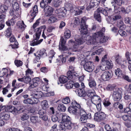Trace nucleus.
Listing matches in <instances>:
<instances>
[{
  "instance_id": "1",
  "label": "nucleus",
  "mask_w": 131,
  "mask_h": 131,
  "mask_svg": "<svg viewBox=\"0 0 131 131\" xmlns=\"http://www.w3.org/2000/svg\"><path fill=\"white\" fill-rule=\"evenodd\" d=\"M18 80L19 81L23 82L26 84L29 83V86L28 89L30 90L38 85L39 78H35L31 81V79L29 77L26 76L22 78H18Z\"/></svg>"
},
{
  "instance_id": "2",
  "label": "nucleus",
  "mask_w": 131,
  "mask_h": 131,
  "mask_svg": "<svg viewBox=\"0 0 131 131\" xmlns=\"http://www.w3.org/2000/svg\"><path fill=\"white\" fill-rule=\"evenodd\" d=\"M43 93L41 91H37L34 93H32L30 95L32 97L31 99H25L23 102L25 104H37L39 102L38 99L41 98L43 96Z\"/></svg>"
},
{
  "instance_id": "3",
  "label": "nucleus",
  "mask_w": 131,
  "mask_h": 131,
  "mask_svg": "<svg viewBox=\"0 0 131 131\" xmlns=\"http://www.w3.org/2000/svg\"><path fill=\"white\" fill-rule=\"evenodd\" d=\"M105 28H103L100 31L94 33L93 35V37L95 38L97 42L103 43L107 40L108 38L104 35Z\"/></svg>"
},
{
  "instance_id": "4",
  "label": "nucleus",
  "mask_w": 131,
  "mask_h": 131,
  "mask_svg": "<svg viewBox=\"0 0 131 131\" xmlns=\"http://www.w3.org/2000/svg\"><path fill=\"white\" fill-rule=\"evenodd\" d=\"M72 106H70L68 108L69 112L71 114L77 115L79 113V110L77 108H80L81 106L80 104L75 100L72 101Z\"/></svg>"
},
{
  "instance_id": "5",
  "label": "nucleus",
  "mask_w": 131,
  "mask_h": 131,
  "mask_svg": "<svg viewBox=\"0 0 131 131\" xmlns=\"http://www.w3.org/2000/svg\"><path fill=\"white\" fill-rule=\"evenodd\" d=\"M46 28V26L44 25L38 28H37L36 30V32L35 34L36 37L35 39V40H37L39 39L40 36L41 34L42 31V37L45 39H46V36H47L48 34L46 33V35L45 34V30Z\"/></svg>"
},
{
  "instance_id": "6",
  "label": "nucleus",
  "mask_w": 131,
  "mask_h": 131,
  "mask_svg": "<svg viewBox=\"0 0 131 131\" xmlns=\"http://www.w3.org/2000/svg\"><path fill=\"white\" fill-rule=\"evenodd\" d=\"M67 10L64 7L56 9L54 11L56 15L58 18H63L65 16Z\"/></svg>"
},
{
  "instance_id": "7",
  "label": "nucleus",
  "mask_w": 131,
  "mask_h": 131,
  "mask_svg": "<svg viewBox=\"0 0 131 131\" xmlns=\"http://www.w3.org/2000/svg\"><path fill=\"white\" fill-rule=\"evenodd\" d=\"M83 67L85 70L90 72L93 71L94 68L93 63L90 61L86 62L83 64Z\"/></svg>"
},
{
  "instance_id": "8",
  "label": "nucleus",
  "mask_w": 131,
  "mask_h": 131,
  "mask_svg": "<svg viewBox=\"0 0 131 131\" xmlns=\"http://www.w3.org/2000/svg\"><path fill=\"white\" fill-rule=\"evenodd\" d=\"M86 39L85 37L83 39V37H80L79 36H75V46L77 48L80 45L83 44L85 42Z\"/></svg>"
},
{
  "instance_id": "9",
  "label": "nucleus",
  "mask_w": 131,
  "mask_h": 131,
  "mask_svg": "<svg viewBox=\"0 0 131 131\" xmlns=\"http://www.w3.org/2000/svg\"><path fill=\"white\" fill-rule=\"evenodd\" d=\"M106 115L103 112H100L95 113L94 116V119L96 121H100L105 118Z\"/></svg>"
},
{
  "instance_id": "10",
  "label": "nucleus",
  "mask_w": 131,
  "mask_h": 131,
  "mask_svg": "<svg viewBox=\"0 0 131 131\" xmlns=\"http://www.w3.org/2000/svg\"><path fill=\"white\" fill-rule=\"evenodd\" d=\"M122 89H119L113 92V97L114 98V101H118L122 98L121 93H122L121 90Z\"/></svg>"
},
{
  "instance_id": "11",
  "label": "nucleus",
  "mask_w": 131,
  "mask_h": 131,
  "mask_svg": "<svg viewBox=\"0 0 131 131\" xmlns=\"http://www.w3.org/2000/svg\"><path fill=\"white\" fill-rule=\"evenodd\" d=\"M43 11L46 16H50L52 14L54 9L50 6H47L44 8Z\"/></svg>"
},
{
  "instance_id": "12",
  "label": "nucleus",
  "mask_w": 131,
  "mask_h": 131,
  "mask_svg": "<svg viewBox=\"0 0 131 131\" xmlns=\"http://www.w3.org/2000/svg\"><path fill=\"white\" fill-rule=\"evenodd\" d=\"M84 8V6L79 7H74L72 8V9H71V12L74 14L75 15H79L82 13V10Z\"/></svg>"
},
{
  "instance_id": "13",
  "label": "nucleus",
  "mask_w": 131,
  "mask_h": 131,
  "mask_svg": "<svg viewBox=\"0 0 131 131\" xmlns=\"http://www.w3.org/2000/svg\"><path fill=\"white\" fill-rule=\"evenodd\" d=\"M86 38V43L88 45H96L98 43L93 35L92 36H87Z\"/></svg>"
},
{
  "instance_id": "14",
  "label": "nucleus",
  "mask_w": 131,
  "mask_h": 131,
  "mask_svg": "<svg viewBox=\"0 0 131 131\" xmlns=\"http://www.w3.org/2000/svg\"><path fill=\"white\" fill-rule=\"evenodd\" d=\"M100 1L101 0H91L89 5L86 8V9L87 10H89L94 6H98Z\"/></svg>"
},
{
  "instance_id": "15",
  "label": "nucleus",
  "mask_w": 131,
  "mask_h": 131,
  "mask_svg": "<svg viewBox=\"0 0 131 131\" xmlns=\"http://www.w3.org/2000/svg\"><path fill=\"white\" fill-rule=\"evenodd\" d=\"M111 77V73L108 71L104 72L101 77V79L104 81L108 80Z\"/></svg>"
},
{
  "instance_id": "16",
  "label": "nucleus",
  "mask_w": 131,
  "mask_h": 131,
  "mask_svg": "<svg viewBox=\"0 0 131 131\" xmlns=\"http://www.w3.org/2000/svg\"><path fill=\"white\" fill-rule=\"evenodd\" d=\"M106 9H104L102 8H98V11L101 12L102 13L105 15H108L112 12V9L111 8H108L106 7H105Z\"/></svg>"
},
{
  "instance_id": "17",
  "label": "nucleus",
  "mask_w": 131,
  "mask_h": 131,
  "mask_svg": "<svg viewBox=\"0 0 131 131\" xmlns=\"http://www.w3.org/2000/svg\"><path fill=\"white\" fill-rule=\"evenodd\" d=\"M87 104L91 111L93 112L96 111V104L89 101L87 102Z\"/></svg>"
},
{
  "instance_id": "18",
  "label": "nucleus",
  "mask_w": 131,
  "mask_h": 131,
  "mask_svg": "<svg viewBox=\"0 0 131 131\" xmlns=\"http://www.w3.org/2000/svg\"><path fill=\"white\" fill-rule=\"evenodd\" d=\"M75 67L72 66H70L69 67V71L67 73V75L70 79L72 78V73L75 71Z\"/></svg>"
},
{
  "instance_id": "19",
  "label": "nucleus",
  "mask_w": 131,
  "mask_h": 131,
  "mask_svg": "<svg viewBox=\"0 0 131 131\" xmlns=\"http://www.w3.org/2000/svg\"><path fill=\"white\" fill-rule=\"evenodd\" d=\"M6 16L5 15L3 14L0 15V30L2 29L4 26V20Z\"/></svg>"
},
{
  "instance_id": "20",
  "label": "nucleus",
  "mask_w": 131,
  "mask_h": 131,
  "mask_svg": "<svg viewBox=\"0 0 131 131\" xmlns=\"http://www.w3.org/2000/svg\"><path fill=\"white\" fill-rule=\"evenodd\" d=\"M79 121L82 123H85L87 122L88 118H90L91 117V114L90 113L88 114L87 115L80 116Z\"/></svg>"
},
{
  "instance_id": "21",
  "label": "nucleus",
  "mask_w": 131,
  "mask_h": 131,
  "mask_svg": "<svg viewBox=\"0 0 131 131\" xmlns=\"http://www.w3.org/2000/svg\"><path fill=\"white\" fill-rule=\"evenodd\" d=\"M89 101L96 104L97 103H100L101 98L99 96L95 95L93 96Z\"/></svg>"
},
{
  "instance_id": "22",
  "label": "nucleus",
  "mask_w": 131,
  "mask_h": 131,
  "mask_svg": "<svg viewBox=\"0 0 131 131\" xmlns=\"http://www.w3.org/2000/svg\"><path fill=\"white\" fill-rule=\"evenodd\" d=\"M88 26L86 24H81V28L79 30L81 33L83 34H86L88 32Z\"/></svg>"
},
{
  "instance_id": "23",
  "label": "nucleus",
  "mask_w": 131,
  "mask_h": 131,
  "mask_svg": "<svg viewBox=\"0 0 131 131\" xmlns=\"http://www.w3.org/2000/svg\"><path fill=\"white\" fill-rule=\"evenodd\" d=\"M5 111L9 112H14L15 113H18L17 109L14 106L11 105L7 106L6 108Z\"/></svg>"
},
{
  "instance_id": "24",
  "label": "nucleus",
  "mask_w": 131,
  "mask_h": 131,
  "mask_svg": "<svg viewBox=\"0 0 131 131\" xmlns=\"http://www.w3.org/2000/svg\"><path fill=\"white\" fill-rule=\"evenodd\" d=\"M17 25L19 29L23 31L26 27V26L24 23L23 21H19L17 23Z\"/></svg>"
},
{
  "instance_id": "25",
  "label": "nucleus",
  "mask_w": 131,
  "mask_h": 131,
  "mask_svg": "<svg viewBox=\"0 0 131 131\" xmlns=\"http://www.w3.org/2000/svg\"><path fill=\"white\" fill-rule=\"evenodd\" d=\"M111 18L110 19V18L107 19V21L109 22V23H112L113 21H116L120 19L121 18V17L120 15H118L112 16Z\"/></svg>"
},
{
  "instance_id": "26",
  "label": "nucleus",
  "mask_w": 131,
  "mask_h": 131,
  "mask_svg": "<svg viewBox=\"0 0 131 131\" xmlns=\"http://www.w3.org/2000/svg\"><path fill=\"white\" fill-rule=\"evenodd\" d=\"M114 1H112L111 3L114 8V6L116 7H119L121 6L123 3V0H114Z\"/></svg>"
},
{
  "instance_id": "27",
  "label": "nucleus",
  "mask_w": 131,
  "mask_h": 131,
  "mask_svg": "<svg viewBox=\"0 0 131 131\" xmlns=\"http://www.w3.org/2000/svg\"><path fill=\"white\" fill-rule=\"evenodd\" d=\"M114 12L116 13H118L122 12L123 13H126L127 12L125 9L124 7L120 8L119 7H116L115 6H114Z\"/></svg>"
},
{
  "instance_id": "28",
  "label": "nucleus",
  "mask_w": 131,
  "mask_h": 131,
  "mask_svg": "<svg viewBox=\"0 0 131 131\" xmlns=\"http://www.w3.org/2000/svg\"><path fill=\"white\" fill-rule=\"evenodd\" d=\"M100 13H102L101 12L98 11L97 8V11L95 12L94 14L95 18L99 22L101 21V17L100 15Z\"/></svg>"
},
{
  "instance_id": "29",
  "label": "nucleus",
  "mask_w": 131,
  "mask_h": 131,
  "mask_svg": "<svg viewBox=\"0 0 131 131\" xmlns=\"http://www.w3.org/2000/svg\"><path fill=\"white\" fill-rule=\"evenodd\" d=\"M58 20L57 18L53 16H51L48 20V23L49 24H51L55 23Z\"/></svg>"
},
{
  "instance_id": "30",
  "label": "nucleus",
  "mask_w": 131,
  "mask_h": 131,
  "mask_svg": "<svg viewBox=\"0 0 131 131\" xmlns=\"http://www.w3.org/2000/svg\"><path fill=\"white\" fill-rule=\"evenodd\" d=\"M113 58H115L116 62L118 64H121L123 62L122 57L118 54H117L113 57Z\"/></svg>"
},
{
  "instance_id": "31",
  "label": "nucleus",
  "mask_w": 131,
  "mask_h": 131,
  "mask_svg": "<svg viewBox=\"0 0 131 131\" xmlns=\"http://www.w3.org/2000/svg\"><path fill=\"white\" fill-rule=\"evenodd\" d=\"M12 4L13 9L15 11H18L19 8L18 4L17 3L16 0H13Z\"/></svg>"
},
{
  "instance_id": "32",
  "label": "nucleus",
  "mask_w": 131,
  "mask_h": 131,
  "mask_svg": "<svg viewBox=\"0 0 131 131\" xmlns=\"http://www.w3.org/2000/svg\"><path fill=\"white\" fill-rule=\"evenodd\" d=\"M70 121V118L67 114H63L62 115V121L63 123L67 122Z\"/></svg>"
},
{
  "instance_id": "33",
  "label": "nucleus",
  "mask_w": 131,
  "mask_h": 131,
  "mask_svg": "<svg viewBox=\"0 0 131 131\" xmlns=\"http://www.w3.org/2000/svg\"><path fill=\"white\" fill-rule=\"evenodd\" d=\"M78 93L79 96L80 97H85L86 95V92L83 89H79Z\"/></svg>"
},
{
  "instance_id": "34",
  "label": "nucleus",
  "mask_w": 131,
  "mask_h": 131,
  "mask_svg": "<svg viewBox=\"0 0 131 131\" xmlns=\"http://www.w3.org/2000/svg\"><path fill=\"white\" fill-rule=\"evenodd\" d=\"M68 79H70L68 76L66 77L63 75H61L59 78V80L61 83H65L67 82Z\"/></svg>"
},
{
  "instance_id": "35",
  "label": "nucleus",
  "mask_w": 131,
  "mask_h": 131,
  "mask_svg": "<svg viewBox=\"0 0 131 131\" xmlns=\"http://www.w3.org/2000/svg\"><path fill=\"white\" fill-rule=\"evenodd\" d=\"M55 53V52L53 50H51L49 54V60L50 63L51 62L52 60L54 58V55Z\"/></svg>"
},
{
  "instance_id": "36",
  "label": "nucleus",
  "mask_w": 131,
  "mask_h": 131,
  "mask_svg": "<svg viewBox=\"0 0 131 131\" xmlns=\"http://www.w3.org/2000/svg\"><path fill=\"white\" fill-rule=\"evenodd\" d=\"M42 108L44 110H46L48 107V105L47 101L44 100L42 101L41 104Z\"/></svg>"
},
{
  "instance_id": "37",
  "label": "nucleus",
  "mask_w": 131,
  "mask_h": 131,
  "mask_svg": "<svg viewBox=\"0 0 131 131\" xmlns=\"http://www.w3.org/2000/svg\"><path fill=\"white\" fill-rule=\"evenodd\" d=\"M117 26L121 29H124L125 28V26L123 22L121 20L118 22Z\"/></svg>"
},
{
  "instance_id": "38",
  "label": "nucleus",
  "mask_w": 131,
  "mask_h": 131,
  "mask_svg": "<svg viewBox=\"0 0 131 131\" xmlns=\"http://www.w3.org/2000/svg\"><path fill=\"white\" fill-rule=\"evenodd\" d=\"M64 123L65 124L66 128L67 129H71L73 127V124H72L70 121Z\"/></svg>"
},
{
  "instance_id": "39",
  "label": "nucleus",
  "mask_w": 131,
  "mask_h": 131,
  "mask_svg": "<svg viewBox=\"0 0 131 131\" xmlns=\"http://www.w3.org/2000/svg\"><path fill=\"white\" fill-rule=\"evenodd\" d=\"M39 118L37 116H32L30 117V120L33 123L40 122L41 121L38 119Z\"/></svg>"
},
{
  "instance_id": "40",
  "label": "nucleus",
  "mask_w": 131,
  "mask_h": 131,
  "mask_svg": "<svg viewBox=\"0 0 131 131\" xmlns=\"http://www.w3.org/2000/svg\"><path fill=\"white\" fill-rule=\"evenodd\" d=\"M15 22L16 21L15 20V18H13L10 20H9L7 21L6 22V24L7 26H10L11 24L12 26L14 25L15 24Z\"/></svg>"
},
{
  "instance_id": "41",
  "label": "nucleus",
  "mask_w": 131,
  "mask_h": 131,
  "mask_svg": "<svg viewBox=\"0 0 131 131\" xmlns=\"http://www.w3.org/2000/svg\"><path fill=\"white\" fill-rule=\"evenodd\" d=\"M81 19L78 17L74 18L73 20V23L75 26L78 25L80 23Z\"/></svg>"
},
{
  "instance_id": "42",
  "label": "nucleus",
  "mask_w": 131,
  "mask_h": 131,
  "mask_svg": "<svg viewBox=\"0 0 131 131\" xmlns=\"http://www.w3.org/2000/svg\"><path fill=\"white\" fill-rule=\"evenodd\" d=\"M73 85L74 83L71 81H70L67 83L65 84V86L67 89H69L72 88Z\"/></svg>"
},
{
  "instance_id": "43",
  "label": "nucleus",
  "mask_w": 131,
  "mask_h": 131,
  "mask_svg": "<svg viewBox=\"0 0 131 131\" xmlns=\"http://www.w3.org/2000/svg\"><path fill=\"white\" fill-rule=\"evenodd\" d=\"M58 109L60 111L64 112L66 110V107L63 104H59L58 106Z\"/></svg>"
},
{
  "instance_id": "44",
  "label": "nucleus",
  "mask_w": 131,
  "mask_h": 131,
  "mask_svg": "<svg viewBox=\"0 0 131 131\" xmlns=\"http://www.w3.org/2000/svg\"><path fill=\"white\" fill-rule=\"evenodd\" d=\"M62 0H54L53 6L56 7H58L61 4Z\"/></svg>"
},
{
  "instance_id": "45",
  "label": "nucleus",
  "mask_w": 131,
  "mask_h": 131,
  "mask_svg": "<svg viewBox=\"0 0 131 131\" xmlns=\"http://www.w3.org/2000/svg\"><path fill=\"white\" fill-rule=\"evenodd\" d=\"M8 9V7L5 5H2L0 8V12L2 13H4Z\"/></svg>"
},
{
  "instance_id": "46",
  "label": "nucleus",
  "mask_w": 131,
  "mask_h": 131,
  "mask_svg": "<svg viewBox=\"0 0 131 131\" xmlns=\"http://www.w3.org/2000/svg\"><path fill=\"white\" fill-rule=\"evenodd\" d=\"M115 73L116 75L118 77H122L123 76L122 71L119 68H117L115 70Z\"/></svg>"
},
{
  "instance_id": "47",
  "label": "nucleus",
  "mask_w": 131,
  "mask_h": 131,
  "mask_svg": "<svg viewBox=\"0 0 131 131\" xmlns=\"http://www.w3.org/2000/svg\"><path fill=\"white\" fill-rule=\"evenodd\" d=\"M110 27L111 28V30L112 32L114 33L118 32L119 30L113 24L111 25Z\"/></svg>"
},
{
  "instance_id": "48",
  "label": "nucleus",
  "mask_w": 131,
  "mask_h": 131,
  "mask_svg": "<svg viewBox=\"0 0 131 131\" xmlns=\"http://www.w3.org/2000/svg\"><path fill=\"white\" fill-rule=\"evenodd\" d=\"M75 41L71 39L69 40L68 42V46L71 47L72 48L77 49L76 47H75Z\"/></svg>"
},
{
  "instance_id": "49",
  "label": "nucleus",
  "mask_w": 131,
  "mask_h": 131,
  "mask_svg": "<svg viewBox=\"0 0 131 131\" xmlns=\"http://www.w3.org/2000/svg\"><path fill=\"white\" fill-rule=\"evenodd\" d=\"M46 50L43 49L40 50L39 53V54L40 56V57H45L47 56V54L46 52H45Z\"/></svg>"
},
{
  "instance_id": "50",
  "label": "nucleus",
  "mask_w": 131,
  "mask_h": 131,
  "mask_svg": "<svg viewBox=\"0 0 131 131\" xmlns=\"http://www.w3.org/2000/svg\"><path fill=\"white\" fill-rule=\"evenodd\" d=\"M0 116L2 117V119L6 120H8L9 117V115L5 114L4 113L1 114H0Z\"/></svg>"
},
{
  "instance_id": "51",
  "label": "nucleus",
  "mask_w": 131,
  "mask_h": 131,
  "mask_svg": "<svg viewBox=\"0 0 131 131\" xmlns=\"http://www.w3.org/2000/svg\"><path fill=\"white\" fill-rule=\"evenodd\" d=\"M7 69L5 68L1 70H0V77L3 76L7 73Z\"/></svg>"
},
{
  "instance_id": "52",
  "label": "nucleus",
  "mask_w": 131,
  "mask_h": 131,
  "mask_svg": "<svg viewBox=\"0 0 131 131\" xmlns=\"http://www.w3.org/2000/svg\"><path fill=\"white\" fill-rule=\"evenodd\" d=\"M12 35V31L10 28H8L6 31L5 36L7 37H9Z\"/></svg>"
},
{
  "instance_id": "53",
  "label": "nucleus",
  "mask_w": 131,
  "mask_h": 131,
  "mask_svg": "<svg viewBox=\"0 0 131 131\" xmlns=\"http://www.w3.org/2000/svg\"><path fill=\"white\" fill-rule=\"evenodd\" d=\"M71 32L70 30L68 29H66V30L64 35L65 37L68 39L71 36Z\"/></svg>"
},
{
  "instance_id": "54",
  "label": "nucleus",
  "mask_w": 131,
  "mask_h": 131,
  "mask_svg": "<svg viewBox=\"0 0 131 131\" xmlns=\"http://www.w3.org/2000/svg\"><path fill=\"white\" fill-rule=\"evenodd\" d=\"M30 12L31 13L30 15V16H31L30 17L31 19L30 20H29V21L30 22H31L33 21L36 15V13H37L34 11H32V10Z\"/></svg>"
},
{
  "instance_id": "55",
  "label": "nucleus",
  "mask_w": 131,
  "mask_h": 131,
  "mask_svg": "<svg viewBox=\"0 0 131 131\" xmlns=\"http://www.w3.org/2000/svg\"><path fill=\"white\" fill-rule=\"evenodd\" d=\"M14 63L18 67L22 66L23 64L22 62L19 60H15Z\"/></svg>"
},
{
  "instance_id": "56",
  "label": "nucleus",
  "mask_w": 131,
  "mask_h": 131,
  "mask_svg": "<svg viewBox=\"0 0 131 131\" xmlns=\"http://www.w3.org/2000/svg\"><path fill=\"white\" fill-rule=\"evenodd\" d=\"M70 102V99L69 97H66L65 98L63 99L62 100V103L64 104H67L69 103Z\"/></svg>"
},
{
  "instance_id": "57",
  "label": "nucleus",
  "mask_w": 131,
  "mask_h": 131,
  "mask_svg": "<svg viewBox=\"0 0 131 131\" xmlns=\"http://www.w3.org/2000/svg\"><path fill=\"white\" fill-rule=\"evenodd\" d=\"M94 93L91 91L89 90H88L87 92H86V95L88 97L91 98H92L93 96L94 95Z\"/></svg>"
},
{
  "instance_id": "58",
  "label": "nucleus",
  "mask_w": 131,
  "mask_h": 131,
  "mask_svg": "<svg viewBox=\"0 0 131 131\" xmlns=\"http://www.w3.org/2000/svg\"><path fill=\"white\" fill-rule=\"evenodd\" d=\"M56 28L54 26L50 25L48 27L47 31L48 32H51L52 31L54 30Z\"/></svg>"
},
{
  "instance_id": "59",
  "label": "nucleus",
  "mask_w": 131,
  "mask_h": 131,
  "mask_svg": "<svg viewBox=\"0 0 131 131\" xmlns=\"http://www.w3.org/2000/svg\"><path fill=\"white\" fill-rule=\"evenodd\" d=\"M66 129L64 123H62L60 124L59 129L60 131H65Z\"/></svg>"
},
{
  "instance_id": "60",
  "label": "nucleus",
  "mask_w": 131,
  "mask_h": 131,
  "mask_svg": "<svg viewBox=\"0 0 131 131\" xmlns=\"http://www.w3.org/2000/svg\"><path fill=\"white\" fill-rule=\"evenodd\" d=\"M118 32L121 36L123 37H126L127 35L126 32L123 30H119Z\"/></svg>"
},
{
  "instance_id": "61",
  "label": "nucleus",
  "mask_w": 131,
  "mask_h": 131,
  "mask_svg": "<svg viewBox=\"0 0 131 131\" xmlns=\"http://www.w3.org/2000/svg\"><path fill=\"white\" fill-rule=\"evenodd\" d=\"M87 114L85 111L82 108L80 110L79 114L80 116L87 115Z\"/></svg>"
},
{
  "instance_id": "62",
  "label": "nucleus",
  "mask_w": 131,
  "mask_h": 131,
  "mask_svg": "<svg viewBox=\"0 0 131 131\" xmlns=\"http://www.w3.org/2000/svg\"><path fill=\"white\" fill-rule=\"evenodd\" d=\"M115 86L113 85L109 84L106 87V89L108 91H112L114 88Z\"/></svg>"
},
{
  "instance_id": "63",
  "label": "nucleus",
  "mask_w": 131,
  "mask_h": 131,
  "mask_svg": "<svg viewBox=\"0 0 131 131\" xmlns=\"http://www.w3.org/2000/svg\"><path fill=\"white\" fill-rule=\"evenodd\" d=\"M33 72V71L28 68L26 71V76L29 77L30 75H31Z\"/></svg>"
},
{
  "instance_id": "64",
  "label": "nucleus",
  "mask_w": 131,
  "mask_h": 131,
  "mask_svg": "<svg viewBox=\"0 0 131 131\" xmlns=\"http://www.w3.org/2000/svg\"><path fill=\"white\" fill-rule=\"evenodd\" d=\"M89 84L91 88L95 87L96 85V83L94 80L90 81L89 83Z\"/></svg>"
}]
</instances>
